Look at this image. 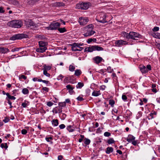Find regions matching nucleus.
Returning <instances> with one entry per match:
<instances>
[{
    "label": "nucleus",
    "mask_w": 160,
    "mask_h": 160,
    "mask_svg": "<svg viewBox=\"0 0 160 160\" xmlns=\"http://www.w3.org/2000/svg\"><path fill=\"white\" fill-rule=\"evenodd\" d=\"M122 36L128 39H132L136 40L137 39L136 38H141L142 36L138 33L134 32H130L129 33L125 32L121 33Z\"/></svg>",
    "instance_id": "1"
},
{
    "label": "nucleus",
    "mask_w": 160,
    "mask_h": 160,
    "mask_svg": "<svg viewBox=\"0 0 160 160\" xmlns=\"http://www.w3.org/2000/svg\"><path fill=\"white\" fill-rule=\"evenodd\" d=\"M23 23L21 20H14L9 22L7 25L8 26L13 28H19L22 25Z\"/></svg>",
    "instance_id": "2"
},
{
    "label": "nucleus",
    "mask_w": 160,
    "mask_h": 160,
    "mask_svg": "<svg viewBox=\"0 0 160 160\" xmlns=\"http://www.w3.org/2000/svg\"><path fill=\"white\" fill-rule=\"evenodd\" d=\"M91 6V3L89 2H80L77 4L76 8L78 9L87 10Z\"/></svg>",
    "instance_id": "3"
},
{
    "label": "nucleus",
    "mask_w": 160,
    "mask_h": 160,
    "mask_svg": "<svg viewBox=\"0 0 160 160\" xmlns=\"http://www.w3.org/2000/svg\"><path fill=\"white\" fill-rule=\"evenodd\" d=\"M60 25V23L58 22L52 23L50 24L48 26L46 27L45 28L48 30H58Z\"/></svg>",
    "instance_id": "4"
},
{
    "label": "nucleus",
    "mask_w": 160,
    "mask_h": 160,
    "mask_svg": "<svg viewBox=\"0 0 160 160\" xmlns=\"http://www.w3.org/2000/svg\"><path fill=\"white\" fill-rule=\"evenodd\" d=\"M106 14L104 13H102L97 17L96 20L98 22L105 23L107 22L106 20Z\"/></svg>",
    "instance_id": "5"
},
{
    "label": "nucleus",
    "mask_w": 160,
    "mask_h": 160,
    "mask_svg": "<svg viewBox=\"0 0 160 160\" xmlns=\"http://www.w3.org/2000/svg\"><path fill=\"white\" fill-rule=\"evenodd\" d=\"M25 23L28 27L31 29H34L36 27V24L30 19H26L25 21Z\"/></svg>",
    "instance_id": "6"
},
{
    "label": "nucleus",
    "mask_w": 160,
    "mask_h": 160,
    "mask_svg": "<svg viewBox=\"0 0 160 160\" xmlns=\"http://www.w3.org/2000/svg\"><path fill=\"white\" fill-rule=\"evenodd\" d=\"M152 36L157 39L155 40L157 48L160 50V44L159 42V40L160 39V34L158 32H154L152 34Z\"/></svg>",
    "instance_id": "7"
},
{
    "label": "nucleus",
    "mask_w": 160,
    "mask_h": 160,
    "mask_svg": "<svg viewBox=\"0 0 160 160\" xmlns=\"http://www.w3.org/2000/svg\"><path fill=\"white\" fill-rule=\"evenodd\" d=\"M128 43L123 40H119L115 41V46L118 47H121L123 45L128 44Z\"/></svg>",
    "instance_id": "8"
},
{
    "label": "nucleus",
    "mask_w": 160,
    "mask_h": 160,
    "mask_svg": "<svg viewBox=\"0 0 160 160\" xmlns=\"http://www.w3.org/2000/svg\"><path fill=\"white\" fill-rule=\"evenodd\" d=\"M95 33V32L93 30L85 29L84 33L83 35L85 37H88L92 36Z\"/></svg>",
    "instance_id": "9"
},
{
    "label": "nucleus",
    "mask_w": 160,
    "mask_h": 160,
    "mask_svg": "<svg viewBox=\"0 0 160 160\" xmlns=\"http://www.w3.org/2000/svg\"><path fill=\"white\" fill-rule=\"evenodd\" d=\"M89 19L88 18L81 17L79 18L78 22L81 25H85L88 22Z\"/></svg>",
    "instance_id": "10"
},
{
    "label": "nucleus",
    "mask_w": 160,
    "mask_h": 160,
    "mask_svg": "<svg viewBox=\"0 0 160 160\" xmlns=\"http://www.w3.org/2000/svg\"><path fill=\"white\" fill-rule=\"evenodd\" d=\"M58 2H54L51 3L50 2H48V3L46 2L45 3H44L42 6L46 8H48L49 7H58Z\"/></svg>",
    "instance_id": "11"
},
{
    "label": "nucleus",
    "mask_w": 160,
    "mask_h": 160,
    "mask_svg": "<svg viewBox=\"0 0 160 160\" xmlns=\"http://www.w3.org/2000/svg\"><path fill=\"white\" fill-rule=\"evenodd\" d=\"M23 35L22 34H18L13 36L12 37V39L15 40L16 39H20L23 38Z\"/></svg>",
    "instance_id": "12"
},
{
    "label": "nucleus",
    "mask_w": 160,
    "mask_h": 160,
    "mask_svg": "<svg viewBox=\"0 0 160 160\" xmlns=\"http://www.w3.org/2000/svg\"><path fill=\"white\" fill-rule=\"evenodd\" d=\"M62 108L59 106L54 108L52 110V112H53L55 113H59L62 112Z\"/></svg>",
    "instance_id": "13"
},
{
    "label": "nucleus",
    "mask_w": 160,
    "mask_h": 160,
    "mask_svg": "<svg viewBox=\"0 0 160 160\" xmlns=\"http://www.w3.org/2000/svg\"><path fill=\"white\" fill-rule=\"evenodd\" d=\"M139 68L141 72L142 73H145L148 72L147 68L143 65L140 66L139 67Z\"/></svg>",
    "instance_id": "14"
},
{
    "label": "nucleus",
    "mask_w": 160,
    "mask_h": 160,
    "mask_svg": "<svg viewBox=\"0 0 160 160\" xmlns=\"http://www.w3.org/2000/svg\"><path fill=\"white\" fill-rule=\"evenodd\" d=\"M95 62L97 64L99 63L103 60L102 58L100 56H97L93 58Z\"/></svg>",
    "instance_id": "15"
},
{
    "label": "nucleus",
    "mask_w": 160,
    "mask_h": 160,
    "mask_svg": "<svg viewBox=\"0 0 160 160\" xmlns=\"http://www.w3.org/2000/svg\"><path fill=\"white\" fill-rule=\"evenodd\" d=\"M135 138L132 135H129L127 139V141L129 142H131L132 141L135 140Z\"/></svg>",
    "instance_id": "16"
},
{
    "label": "nucleus",
    "mask_w": 160,
    "mask_h": 160,
    "mask_svg": "<svg viewBox=\"0 0 160 160\" xmlns=\"http://www.w3.org/2000/svg\"><path fill=\"white\" fill-rule=\"evenodd\" d=\"M47 49V47H40L39 48H37L36 51L38 52L43 53L45 52Z\"/></svg>",
    "instance_id": "17"
},
{
    "label": "nucleus",
    "mask_w": 160,
    "mask_h": 160,
    "mask_svg": "<svg viewBox=\"0 0 160 160\" xmlns=\"http://www.w3.org/2000/svg\"><path fill=\"white\" fill-rule=\"evenodd\" d=\"M93 51H94V46L87 47L85 48L84 49V52H91Z\"/></svg>",
    "instance_id": "18"
},
{
    "label": "nucleus",
    "mask_w": 160,
    "mask_h": 160,
    "mask_svg": "<svg viewBox=\"0 0 160 160\" xmlns=\"http://www.w3.org/2000/svg\"><path fill=\"white\" fill-rule=\"evenodd\" d=\"M66 88L67 89L69 90V92L70 93L73 92V90L74 88V87H73L72 85L70 84L66 86Z\"/></svg>",
    "instance_id": "19"
},
{
    "label": "nucleus",
    "mask_w": 160,
    "mask_h": 160,
    "mask_svg": "<svg viewBox=\"0 0 160 160\" xmlns=\"http://www.w3.org/2000/svg\"><path fill=\"white\" fill-rule=\"evenodd\" d=\"M72 47V50L73 51H78V46H77L76 43L70 45Z\"/></svg>",
    "instance_id": "20"
},
{
    "label": "nucleus",
    "mask_w": 160,
    "mask_h": 160,
    "mask_svg": "<svg viewBox=\"0 0 160 160\" xmlns=\"http://www.w3.org/2000/svg\"><path fill=\"white\" fill-rule=\"evenodd\" d=\"M39 47H46L47 42L43 41H40L38 42Z\"/></svg>",
    "instance_id": "21"
},
{
    "label": "nucleus",
    "mask_w": 160,
    "mask_h": 160,
    "mask_svg": "<svg viewBox=\"0 0 160 160\" xmlns=\"http://www.w3.org/2000/svg\"><path fill=\"white\" fill-rule=\"evenodd\" d=\"M94 51L97 50L98 51H103V48L102 47H100L98 45L94 46Z\"/></svg>",
    "instance_id": "22"
},
{
    "label": "nucleus",
    "mask_w": 160,
    "mask_h": 160,
    "mask_svg": "<svg viewBox=\"0 0 160 160\" xmlns=\"http://www.w3.org/2000/svg\"><path fill=\"white\" fill-rule=\"evenodd\" d=\"M7 97L6 98L9 100H14L16 99V98L13 96H11L10 95L9 93L7 92Z\"/></svg>",
    "instance_id": "23"
},
{
    "label": "nucleus",
    "mask_w": 160,
    "mask_h": 160,
    "mask_svg": "<svg viewBox=\"0 0 160 160\" xmlns=\"http://www.w3.org/2000/svg\"><path fill=\"white\" fill-rule=\"evenodd\" d=\"M52 123L54 127L57 126L58 124V120L57 119H53L52 121Z\"/></svg>",
    "instance_id": "24"
},
{
    "label": "nucleus",
    "mask_w": 160,
    "mask_h": 160,
    "mask_svg": "<svg viewBox=\"0 0 160 160\" xmlns=\"http://www.w3.org/2000/svg\"><path fill=\"white\" fill-rule=\"evenodd\" d=\"M94 28V26L92 24H89L84 27L85 29H89L90 30H93Z\"/></svg>",
    "instance_id": "25"
},
{
    "label": "nucleus",
    "mask_w": 160,
    "mask_h": 160,
    "mask_svg": "<svg viewBox=\"0 0 160 160\" xmlns=\"http://www.w3.org/2000/svg\"><path fill=\"white\" fill-rule=\"evenodd\" d=\"M82 73V71L80 69H77L75 71L74 74L76 76H78L81 75Z\"/></svg>",
    "instance_id": "26"
},
{
    "label": "nucleus",
    "mask_w": 160,
    "mask_h": 160,
    "mask_svg": "<svg viewBox=\"0 0 160 160\" xmlns=\"http://www.w3.org/2000/svg\"><path fill=\"white\" fill-rule=\"evenodd\" d=\"M113 151V148L112 147H108L107 148L106 151V153L109 154L112 152Z\"/></svg>",
    "instance_id": "27"
},
{
    "label": "nucleus",
    "mask_w": 160,
    "mask_h": 160,
    "mask_svg": "<svg viewBox=\"0 0 160 160\" xmlns=\"http://www.w3.org/2000/svg\"><path fill=\"white\" fill-rule=\"evenodd\" d=\"M101 95L100 91H94L92 94V96L97 97Z\"/></svg>",
    "instance_id": "28"
},
{
    "label": "nucleus",
    "mask_w": 160,
    "mask_h": 160,
    "mask_svg": "<svg viewBox=\"0 0 160 160\" xmlns=\"http://www.w3.org/2000/svg\"><path fill=\"white\" fill-rule=\"evenodd\" d=\"M11 3L13 4L16 5L18 6H19L20 5H22V4H20L16 0H11Z\"/></svg>",
    "instance_id": "29"
},
{
    "label": "nucleus",
    "mask_w": 160,
    "mask_h": 160,
    "mask_svg": "<svg viewBox=\"0 0 160 160\" xmlns=\"http://www.w3.org/2000/svg\"><path fill=\"white\" fill-rule=\"evenodd\" d=\"M29 102L25 100L23 102L22 104V106L24 108H26L29 104Z\"/></svg>",
    "instance_id": "30"
},
{
    "label": "nucleus",
    "mask_w": 160,
    "mask_h": 160,
    "mask_svg": "<svg viewBox=\"0 0 160 160\" xmlns=\"http://www.w3.org/2000/svg\"><path fill=\"white\" fill-rule=\"evenodd\" d=\"M22 92L23 94L26 95L28 94L29 91L27 88H24L22 89Z\"/></svg>",
    "instance_id": "31"
},
{
    "label": "nucleus",
    "mask_w": 160,
    "mask_h": 160,
    "mask_svg": "<svg viewBox=\"0 0 160 160\" xmlns=\"http://www.w3.org/2000/svg\"><path fill=\"white\" fill-rule=\"evenodd\" d=\"M39 0H29L28 2V4L30 5H32L38 1Z\"/></svg>",
    "instance_id": "32"
},
{
    "label": "nucleus",
    "mask_w": 160,
    "mask_h": 160,
    "mask_svg": "<svg viewBox=\"0 0 160 160\" xmlns=\"http://www.w3.org/2000/svg\"><path fill=\"white\" fill-rule=\"evenodd\" d=\"M84 86V84L82 82H79L78 83L77 85L76 86L77 88H81Z\"/></svg>",
    "instance_id": "33"
},
{
    "label": "nucleus",
    "mask_w": 160,
    "mask_h": 160,
    "mask_svg": "<svg viewBox=\"0 0 160 160\" xmlns=\"http://www.w3.org/2000/svg\"><path fill=\"white\" fill-rule=\"evenodd\" d=\"M51 68V66L44 65L43 66V70L48 71Z\"/></svg>",
    "instance_id": "34"
},
{
    "label": "nucleus",
    "mask_w": 160,
    "mask_h": 160,
    "mask_svg": "<svg viewBox=\"0 0 160 160\" xmlns=\"http://www.w3.org/2000/svg\"><path fill=\"white\" fill-rule=\"evenodd\" d=\"M58 30L60 33H63L67 31V30L65 28H58Z\"/></svg>",
    "instance_id": "35"
},
{
    "label": "nucleus",
    "mask_w": 160,
    "mask_h": 160,
    "mask_svg": "<svg viewBox=\"0 0 160 160\" xmlns=\"http://www.w3.org/2000/svg\"><path fill=\"white\" fill-rule=\"evenodd\" d=\"M75 67L72 64L69 65V70L71 72H73L75 70Z\"/></svg>",
    "instance_id": "36"
},
{
    "label": "nucleus",
    "mask_w": 160,
    "mask_h": 160,
    "mask_svg": "<svg viewBox=\"0 0 160 160\" xmlns=\"http://www.w3.org/2000/svg\"><path fill=\"white\" fill-rule=\"evenodd\" d=\"M91 141L90 139L87 138H85L84 139V143L86 145H89Z\"/></svg>",
    "instance_id": "37"
},
{
    "label": "nucleus",
    "mask_w": 160,
    "mask_h": 160,
    "mask_svg": "<svg viewBox=\"0 0 160 160\" xmlns=\"http://www.w3.org/2000/svg\"><path fill=\"white\" fill-rule=\"evenodd\" d=\"M115 141L113 139V138H110L109 139L108 141L107 142L108 144H111L112 143H115Z\"/></svg>",
    "instance_id": "38"
},
{
    "label": "nucleus",
    "mask_w": 160,
    "mask_h": 160,
    "mask_svg": "<svg viewBox=\"0 0 160 160\" xmlns=\"http://www.w3.org/2000/svg\"><path fill=\"white\" fill-rule=\"evenodd\" d=\"M72 126L71 125L67 127V129L69 132H72L74 131V130L72 128Z\"/></svg>",
    "instance_id": "39"
},
{
    "label": "nucleus",
    "mask_w": 160,
    "mask_h": 160,
    "mask_svg": "<svg viewBox=\"0 0 160 160\" xmlns=\"http://www.w3.org/2000/svg\"><path fill=\"white\" fill-rule=\"evenodd\" d=\"M1 147L2 148H5V149H7L8 148L7 144V143H1Z\"/></svg>",
    "instance_id": "40"
},
{
    "label": "nucleus",
    "mask_w": 160,
    "mask_h": 160,
    "mask_svg": "<svg viewBox=\"0 0 160 160\" xmlns=\"http://www.w3.org/2000/svg\"><path fill=\"white\" fill-rule=\"evenodd\" d=\"M65 6V4L62 2H58V7H64Z\"/></svg>",
    "instance_id": "41"
},
{
    "label": "nucleus",
    "mask_w": 160,
    "mask_h": 160,
    "mask_svg": "<svg viewBox=\"0 0 160 160\" xmlns=\"http://www.w3.org/2000/svg\"><path fill=\"white\" fill-rule=\"evenodd\" d=\"M115 104V101L113 100H110L109 101V104L111 105L112 107H113Z\"/></svg>",
    "instance_id": "42"
},
{
    "label": "nucleus",
    "mask_w": 160,
    "mask_h": 160,
    "mask_svg": "<svg viewBox=\"0 0 160 160\" xmlns=\"http://www.w3.org/2000/svg\"><path fill=\"white\" fill-rule=\"evenodd\" d=\"M43 74L44 75L48 77H50V74L47 71L43 70Z\"/></svg>",
    "instance_id": "43"
},
{
    "label": "nucleus",
    "mask_w": 160,
    "mask_h": 160,
    "mask_svg": "<svg viewBox=\"0 0 160 160\" xmlns=\"http://www.w3.org/2000/svg\"><path fill=\"white\" fill-rule=\"evenodd\" d=\"M1 48L3 49L2 50V51H1V52L2 53H5L8 50V49L6 48Z\"/></svg>",
    "instance_id": "44"
},
{
    "label": "nucleus",
    "mask_w": 160,
    "mask_h": 160,
    "mask_svg": "<svg viewBox=\"0 0 160 160\" xmlns=\"http://www.w3.org/2000/svg\"><path fill=\"white\" fill-rule=\"evenodd\" d=\"M59 106L61 107H64L66 106V103L65 102H59L58 104Z\"/></svg>",
    "instance_id": "45"
},
{
    "label": "nucleus",
    "mask_w": 160,
    "mask_h": 160,
    "mask_svg": "<svg viewBox=\"0 0 160 160\" xmlns=\"http://www.w3.org/2000/svg\"><path fill=\"white\" fill-rule=\"evenodd\" d=\"M27 78V77L26 76H25L24 75H22L21 76H20L19 77V79L21 80L23 79L24 80H26Z\"/></svg>",
    "instance_id": "46"
},
{
    "label": "nucleus",
    "mask_w": 160,
    "mask_h": 160,
    "mask_svg": "<svg viewBox=\"0 0 160 160\" xmlns=\"http://www.w3.org/2000/svg\"><path fill=\"white\" fill-rule=\"evenodd\" d=\"M42 82L46 84H47V86H50L51 85V84L49 82V81L43 80Z\"/></svg>",
    "instance_id": "47"
},
{
    "label": "nucleus",
    "mask_w": 160,
    "mask_h": 160,
    "mask_svg": "<svg viewBox=\"0 0 160 160\" xmlns=\"http://www.w3.org/2000/svg\"><path fill=\"white\" fill-rule=\"evenodd\" d=\"M111 135V134L110 132H105L104 133V135L105 137H108L110 136Z\"/></svg>",
    "instance_id": "48"
},
{
    "label": "nucleus",
    "mask_w": 160,
    "mask_h": 160,
    "mask_svg": "<svg viewBox=\"0 0 160 160\" xmlns=\"http://www.w3.org/2000/svg\"><path fill=\"white\" fill-rule=\"evenodd\" d=\"M122 99L124 101H126L127 98L126 95L124 94H123L122 96Z\"/></svg>",
    "instance_id": "49"
},
{
    "label": "nucleus",
    "mask_w": 160,
    "mask_h": 160,
    "mask_svg": "<svg viewBox=\"0 0 160 160\" xmlns=\"http://www.w3.org/2000/svg\"><path fill=\"white\" fill-rule=\"evenodd\" d=\"M20 49H21V48H14L12 49L11 50V51L12 52H14L15 51H18Z\"/></svg>",
    "instance_id": "50"
},
{
    "label": "nucleus",
    "mask_w": 160,
    "mask_h": 160,
    "mask_svg": "<svg viewBox=\"0 0 160 160\" xmlns=\"http://www.w3.org/2000/svg\"><path fill=\"white\" fill-rule=\"evenodd\" d=\"M106 88V86L104 85H102L100 87V89L102 90H104Z\"/></svg>",
    "instance_id": "51"
},
{
    "label": "nucleus",
    "mask_w": 160,
    "mask_h": 160,
    "mask_svg": "<svg viewBox=\"0 0 160 160\" xmlns=\"http://www.w3.org/2000/svg\"><path fill=\"white\" fill-rule=\"evenodd\" d=\"M77 99L78 101H81L84 100V99L82 98V97L79 96L77 98Z\"/></svg>",
    "instance_id": "52"
},
{
    "label": "nucleus",
    "mask_w": 160,
    "mask_h": 160,
    "mask_svg": "<svg viewBox=\"0 0 160 160\" xmlns=\"http://www.w3.org/2000/svg\"><path fill=\"white\" fill-rule=\"evenodd\" d=\"M53 104H54V103L53 102H47V105L49 107H51Z\"/></svg>",
    "instance_id": "53"
},
{
    "label": "nucleus",
    "mask_w": 160,
    "mask_h": 160,
    "mask_svg": "<svg viewBox=\"0 0 160 160\" xmlns=\"http://www.w3.org/2000/svg\"><path fill=\"white\" fill-rule=\"evenodd\" d=\"M159 27H155L152 30L153 32H157L159 30Z\"/></svg>",
    "instance_id": "54"
},
{
    "label": "nucleus",
    "mask_w": 160,
    "mask_h": 160,
    "mask_svg": "<svg viewBox=\"0 0 160 160\" xmlns=\"http://www.w3.org/2000/svg\"><path fill=\"white\" fill-rule=\"evenodd\" d=\"M27 132V131L25 129H23L21 131V133L23 135L26 134Z\"/></svg>",
    "instance_id": "55"
},
{
    "label": "nucleus",
    "mask_w": 160,
    "mask_h": 160,
    "mask_svg": "<svg viewBox=\"0 0 160 160\" xmlns=\"http://www.w3.org/2000/svg\"><path fill=\"white\" fill-rule=\"evenodd\" d=\"M64 77L63 76L62 74H60L58 77L57 79L58 80H60V79H62Z\"/></svg>",
    "instance_id": "56"
},
{
    "label": "nucleus",
    "mask_w": 160,
    "mask_h": 160,
    "mask_svg": "<svg viewBox=\"0 0 160 160\" xmlns=\"http://www.w3.org/2000/svg\"><path fill=\"white\" fill-rule=\"evenodd\" d=\"M10 119L9 118L5 117V119L3 120V122H4L5 123L8 122L9 121Z\"/></svg>",
    "instance_id": "57"
},
{
    "label": "nucleus",
    "mask_w": 160,
    "mask_h": 160,
    "mask_svg": "<svg viewBox=\"0 0 160 160\" xmlns=\"http://www.w3.org/2000/svg\"><path fill=\"white\" fill-rule=\"evenodd\" d=\"M5 12V10H4V8L2 7H0V13H3Z\"/></svg>",
    "instance_id": "58"
},
{
    "label": "nucleus",
    "mask_w": 160,
    "mask_h": 160,
    "mask_svg": "<svg viewBox=\"0 0 160 160\" xmlns=\"http://www.w3.org/2000/svg\"><path fill=\"white\" fill-rule=\"evenodd\" d=\"M112 78H113L114 79H117V77L116 76V75L115 73H113L112 75Z\"/></svg>",
    "instance_id": "59"
},
{
    "label": "nucleus",
    "mask_w": 160,
    "mask_h": 160,
    "mask_svg": "<svg viewBox=\"0 0 160 160\" xmlns=\"http://www.w3.org/2000/svg\"><path fill=\"white\" fill-rule=\"evenodd\" d=\"M42 90L44 91H45L47 92H48L49 90V89L48 88L45 87H43L42 88Z\"/></svg>",
    "instance_id": "60"
},
{
    "label": "nucleus",
    "mask_w": 160,
    "mask_h": 160,
    "mask_svg": "<svg viewBox=\"0 0 160 160\" xmlns=\"http://www.w3.org/2000/svg\"><path fill=\"white\" fill-rule=\"evenodd\" d=\"M105 71L103 69H102L98 71V72L101 73L102 74H104Z\"/></svg>",
    "instance_id": "61"
},
{
    "label": "nucleus",
    "mask_w": 160,
    "mask_h": 160,
    "mask_svg": "<svg viewBox=\"0 0 160 160\" xmlns=\"http://www.w3.org/2000/svg\"><path fill=\"white\" fill-rule=\"evenodd\" d=\"M59 127L61 129H63L65 127V126L64 124H61L59 126Z\"/></svg>",
    "instance_id": "62"
},
{
    "label": "nucleus",
    "mask_w": 160,
    "mask_h": 160,
    "mask_svg": "<svg viewBox=\"0 0 160 160\" xmlns=\"http://www.w3.org/2000/svg\"><path fill=\"white\" fill-rule=\"evenodd\" d=\"M132 144L134 146H136L137 144V141L136 140H133L131 142Z\"/></svg>",
    "instance_id": "63"
},
{
    "label": "nucleus",
    "mask_w": 160,
    "mask_h": 160,
    "mask_svg": "<svg viewBox=\"0 0 160 160\" xmlns=\"http://www.w3.org/2000/svg\"><path fill=\"white\" fill-rule=\"evenodd\" d=\"M146 68L148 69V72L149 71V70H150L151 69V66L150 65H148Z\"/></svg>",
    "instance_id": "64"
}]
</instances>
